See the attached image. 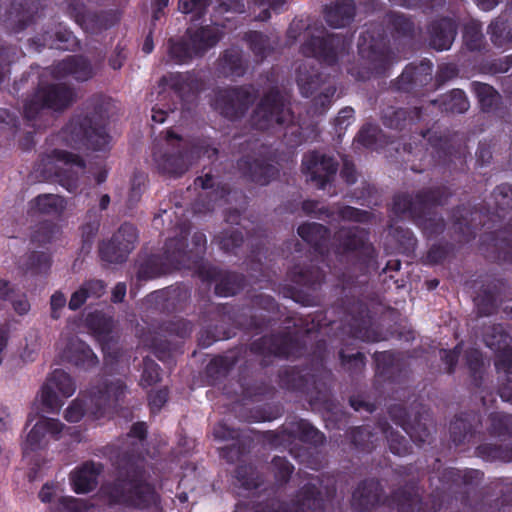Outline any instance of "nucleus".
<instances>
[{
	"label": "nucleus",
	"instance_id": "obj_51",
	"mask_svg": "<svg viewBox=\"0 0 512 512\" xmlns=\"http://www.w3.org/2000/svg\"><path fill=\"white\" fill-rule=\"evenodd\" d=\"M353 117L354 110L352 108H343L335 119L336 126H339L340 130L345 129L348 125H350Z\"/></svg>",
	"mask_w": 512,
	"mask_h": 512
},
{
	"label": "nucleus",
	"instance_id": "obj_40",
	"mask_svg": "<svg viewBox=\"0 0 512 512\" xmlns=\"http://www.w3.org/2000/svg\"><path fill=\"white\" fill-rule=\"evenodd\" d=\"M398 501L400 512H419L420 498L418 494L404 491Z\"/></svg>",
	"mask_w": 512,
	"mask_h": 512
},
{
	"label": "nucleus",
	"instance_id": "obj_28",
	"mask_svg": "<svg viewBox=\"0 0 512 512\" xmlns=\"http://www.w3.org/2000/svg\"><path fill=\"white\" fill-rule=\"evenodd\" d=\"M252 348L256 351L274 355H288L290 353L287 337L263 338L260 343H254Z\"/></svg>",
	"mask_w": 512,
	"mask_h": 512
},
{
	"label": "nucleus",
	"instance_id": "obj_7",
	"mask_svg": "<svg viewBox=\"0 0 512 512\" xmlns=\"http://www.w3.org/2000/svg\"><path fill=\"white\" fill-rule=\"evenodd\" d=\"M76 391L73 378L62 369H55L46 379L40 391L41 403L49 410H59L65 398Z\"/></svg>",
	"mask_w": 512,
	"mask_h": 512
},
{
	"label": "nucleus",
	"instance_id": "obj_57",
	"mask_svg": "<svg viewBox=\"0 0 512 512\" xmlns=\"http://www.w3.org/2000/svg\"><path fill=\"white\" fill-rule=\"evenodd\" d=\"M467 362L469 368L474 372L478 371L483 365V360L478 350H472L467 354Z\"/></svg>",
	"mask_w": 512,
	"mask_h": 512
},
{
	"label": "nucleus",
	"instance_id": "obj_17",
	"mask_svg": "<svg viewBox=\"0 0 512 512\" xmlns=\"http://www.w3.org/2000/svg\"><path fill=\"white\" fill-rule=\"evenodd\" d=\"M101 467L95 463H85L71 475L73 489L78 494H85L97 486V478Z\"/></svg>",
	"mask_w": 512,
	"mask_h": 512
},
{
	"label": "nucleus",
	"instance_id": "obj_9",
	"mask_svg": "<svg viewBox=\"0 0 512 512\" xmlns=\"http://www.w3.org/2000/svg\"><path fill=\"white\" fill-rule=\"evenodd\" d=\"M291 118L289 109L286 107L278 91H270L258 104L254 115L253 124L261 130L269 129L275 125H281Z\"/></svg>",
	"mask_w": 512,
	"mask_h": 512
},
{
	"label": "nucleus",
	"instance_id": "obj_23",
	"mask_svg": "<svg viewBox=\"0 0 512 512\" xmlns=\"http://www.w3.org/2000/svg\"><path fill=\"white\" fill-rule=\"evenodd\" d=\"M438 202L434 196H416L415 200L409 195H398L393 201V210L397 214L410 213L412 216H417L422 207L429 203Z\"/></svg>",
	"mask_w": 512,
	"mask_h": 512
},
{
	"label": "nucleus",
	"instance_id": "obj_8",
	"mask_svg": "<svg viewBox=\"0 0 512 512\" xmlns=\"http://www.w3.org/2000/svg\"><path fill=\"white\" fill-rule=\"evenodd\" d=\"M46 172L51 174L53 171L59 178L60 184L68 191H74L77 187L78 175L84 171V161L75 154L56 150L52 157H48L44 164Z\"/></svg>",
	"mask_w": 512,
	"mask_h": 512
},
{
	"label": "nucleus",
	"instance_id": "obj_48",
	"mask_svg": "<svg viewBox=\"0 0 512 512\" xmlns=\"http://www.w3.org/2000/svg\"><path fill=\"white\" fill-rule=\"evenodd\" d=\"M88 297V288H85L83 285L72 294L71 299L69 301V308L71 310H76L80 308Z\"/></svg>",
	"mask_w": 512,
	"mask_h": 512
},
{
	"label": "nucleus",
	"instance_id": "obj_46",
	"mask_svg": "<svg viewBox=\"0 0 512 512\" xmlns=\"http://www.w3.org/2000/svg\"><path fill=\"white\" fill-rule=\"evenodd\" d=\"M391 22L394 28L404 35L412 32L413 24L409 19L402 15H393L391 17Z\"/></svg>",
	"mask_w": 512,
	"mask_h": 512
},
{
	"label": "nucleus",
	"instance_id": "obj_38",
	"mask_svg": "<svg viewBox=\"0 0 512 512\" xmlns=\"http://www.w3.org/2000/svg\"><path fill=\"white\" fill-rule=\"evenodd\" d=\"M185 244L181 239H171L166 244V258L171 264L178 268L180 266V256L184 253Z\"/></svg>",
	"mask_w": 512,
	"mask_h": 512
},
{
	"label": "nucleus",
	"instance_id": "obj_37",
	"mask_svg": "<svg viewBox=\"0 0 512 512\" xmlns=\"http://www.w3.org/2000/svg\"><path fill=\"white\" fill-rule=\"evenodd\" d=\"M297 428V432L304 441L314 444H318L323 441V435L306 421H300L297 423ZM291 432L296 433V430H292Z\"/></svg>",
	"mask_w": 512,
	"mask_h": 512
},
{
	"label": "nucleus",
	"instance_id": "obj_33",
	"mask_svg": "<svg viewBox=\"0 0 512 512\" xmlns=\"http://www.w3.org/2000/svg\"><path fill=\"white\" fill-rule=\"evenodd\" d=\"M359 51L364 58L371 62L376 73H380L385 68L388 56L383 51L376 50L374 46L368 48L361 42H359Z\"/></svg>",
	"mask_w": 512,
	"mask_h": 512
},
{
	"label": "nucleus",
	"instance_id": "obj_4",
	"mask_svg": "<svg viewBox=\"0 0 512 512\" xmlns=\"http://www.w3.org/2000/svg\"><path fill=\"white\" fill-rule=\"evenodd\" d=\"M125 474V479L119 478L111 488H108L107 493L112 501L135 507H144L156 501L153 488L144 482L138 466L131 465Z\"/></svg>",
	"mask_w": 512,
	"mask_h": 512
},
{
	"label": "nucleus",
	"instance_id": "obj_56",
	"mask_svg": "<svg viewBox=\"0 0 512 512\" xmlns=\"http://www.w3.org/2000/svg\"><path fill=\"white\" fill-rule=\"evenodd\" d=\"M375 128L372 126L363 127L357 137V141L364 146H369L373 142Z\"/></svg>",
	"mask_w": 512,
	"mask_h": 512
},
{
	"label": "nucleus",
	"instance_id": "obj_19",
	"mask_svg": "<svg viewBox=\"0 0 512 512\" xmlns=\"http://www.w3.org/2000/svg\"><path fill=\"white\" fill-rule=\"evenodd\" d=\"M355 7L352 0H338L325 11V19L333 28H341L351 22Z\"/></svg>",
	"mask_w": 512,
	"mask_h": 512
},
{
	"label": "nucleus",
	"instance_id": "obj_53",
	"mask_svg": "<svg viewBox=\"0 0 512 512\" xmlns=\"http://www.w3.org/2000/svg\"><path fill=\"white\" fill-rule=\"evenodd\" d=\"M61 502L71 512H84L87 509L82 500L73 497H64Z\"/></svg>",
	"mask_w": 512,
	"mask_h": 512
},
{
	"label": "nucleus",
	"instance_id": "obj_24",
	"mask_svg": "<svg viewBox=\"0 0 512 512\" xmlns=\"http://www.w3.org/2000/svg\"><path fill=\"white\" fill-rule=\"evenodd\" d=\"M58 68L60 72L72 75L76 80L85 81L92 77L93 69L90 64L83 58L70 57L63 60Z\"/></svg>",
	"mask_w": 512,
	"mask_h": 512
},
{
	"label": "nucleus",
	"instance_id": "obj_55",
	"mask_svg": "<svg viewBox=\"0 0 512 512\" xmlns=\"http://www.w3.org/2000/svg\"><path fill=\"white\" fill-rule=\"evenodd\" d=\"M214 436L221 440L234 439L238 436L235 430L228 428L225 424H219L214 428Z\"/></svg>",
	"mask_w": 512,
	"mask_h": 512
},
{
	"label": "nucleus",
	"instance_id": "obj_14",
	"mask_svg": "<svg viewBox=\"0 0 512 512\" xmlns=\"http://www.w3.org/2000/svg\"><path fill=\"white\" fill-rule=\"evenodd\" d=\"M345 50V45L340 43L336 35H329L327 38L313 37L302 46V52L307 57L322 59L328 64L337 60L338 54Z\"/></svg>",
	"mask_w": 512,
	"mask_h": 512
},
{
	"label": "nucleus",
	"instance_id": "obj_34",
	"mask_svg": "<svg viewBox=\"0 0 512 512\" xmlns=\"http://www.w3.org/2000/svg\"><path fill=\"white\" fill-rule=\"evenodd\" d=\"M247 40L251 50L259 60H262L271 51L269 39L259 32H250L247 35Z\"/></svg>",
	"mask_w": 512,
	"mask_h": 512
},
{
	"label": "nucleus",
	"instance_id": "obj_59",
	"mask_svg": "<svg viewBox=\"0 0 512 512\" xmlns=\"http://www.w3.org/2000/svg\"><path fill=\"white\" fill-rule=\"evenodd\" d=\"M13 308L18 314L24 315L30 310V303L26 296L23 295L13 301Z\"/></svg>",
	"mask_w": 512,
	"mask_h": 512
},
{
	"label": "nucleus",
	"instance_id": "obj_5",
	"mask_svg": "<svg viewBox=\"0 0 512 512\" xmlns=\"http://www.w3.org/2000/svg\"><path fill=\"white\" fill-rule=\"evenodd\" d=\"M74 101V92L64 84L40 86L24 105V115L29 121L41 118L46 110L59 111Z\"/></svg>",
	"mask_w": 512,
	"mask_h": 512
},
{
	"label": "nucleus",
	"instance_id": "obj_52",
	"mask_svg": "<svg viewBox=\"0 0 512 512\" xmlns=\"http://www.w3.org/2000/svg\"><path fill=\"white\" fill-rule=\"evenodd\" d=\"M50 304L52 317L57 319L59 317L58 311L61 310L66 304V297L61 292H56L51 296Z\"/></svg>",
	"mask_w": 512,
	"mask_h": 512
},
{
	"label": "nucleus",
	"instance_id": "obj_21",
	"mask_svg": "<svg viewBox=\"0 0 512 512\" xmlns=\"http://www.w3.org/2000/svg\"><path fill=\"white\" fill-rule=\"evenodd\" d=\"M238 166L244 175L260 185L268 184L270 179L276 174V169L273 166L258 160L253 162L240 160Z\"/></svg>",
	"mask_w": 512,
	"mask_h": 512
},
{
	"label": "nucleus",
	"instance_id": "obj_61",
	"mask_svg": "<svg viewBox=\"0 0 512 512\" xmlns=\"http://www.w3.org/2000/svg\"><path fill=\"white\" fill-rule=\"evenodd\" d=\"M341 216L348 220L362 221L365 215L355 208L346 207L341 211Z\"/></svg>",
	"mask_w": 512,
	"mask_h": 512
},
{
	"label": "nucleus",
	"instance_id": "obj_62",
	"mask_svg": "<svg viewBox=\"0 0 512 512\" xmlns=\"http://www.w3.org/2000/svg\"><path fill=\"white\" fill-rule=\"evenodd\" d=\"M146 426L144 423L134 424L131 428V431L128 435L129 438H135L139 441L143 440L146 435Z\"/></svg>",
	"mask_w": 512,
	"mask_h": 512
},
{
	"label": "nucleus",
	"instance_id": "obj_30",
	"mask_svg": "<svg viewBox=\"0 0 512 512\" xmlns=\"http://www.w3.org/2000/svg\"><path fill=\"white\" fill-rule=\"evenodd\" d=\"M34 208L41 213H58L64 208V200L58 195H39L33 201Z\"/></svg>",
	"mask_w": 512,
	"mask_h": 512
},
{
	"label": "nucleus",
	"instance_id": "obj_16",
	"mask_svg": "<svg viewBox=\"0 0 512 512\" xmlns=\"http://www.w3.org/2000/svg\"><path fill=\"white\" fill-rule=\"evenodd\" d=\"M63 357L83 369H91L98 364L93 351L77 337L67 340L63 347Z\"/></svg>",
	"mask_w": 512,
	"mask_h": 512
},
{
	"label": "nucleus",
	"instance_id": "obj_47",
	"mask_svg": "<svg viewBox=\"0 0 512 512\" xmlns=\"http://www.w3.org/2000/svg\"><path fill=\"white\" fill-rule=\"evenodd\" d=\"M218 7L220 13L222 12H244V4L241 0H217Z\"/></svg>",
	"mask_w": 512,
	"mask_h": 512
},
{
	"label": "nucleus",
	"instance_id": "obj_39",
	"mask_svg": "<svg viewBox=\"0 0 512 512\" xmlns=\"http://www.w3.org/2000/svg\"><path fill=\"white\" fill-rule=\"evenodd\" d=\"M159 366L151 359L144 360V368L141 377L142 386H150L159 381Z\"/></svg>",
	"mask_w": 512,
	"mask_h": 512
},
{
	"label": "nucleus",
	"instance_id": "obj_49",
	"mask_svg": "<svg viewBox=\"0 0 512 512\" xmlns=\"http://www.w3.org/2000/svg\"><path fill=\"white\" fill-rule=\"evenodd\" d=\"M168 398L167 390H159L149 395V404L153 411H158L165 404Z\"/></svg>",
	"mask_w": 512,
	"mask_h": 512
},
{
	"label": "nucleus",
	"instance_id": "obj_22",
	"mask_svg": "<svg viewBox=\"0 0 512 512\" xmlns=\"http://www.w3.org/2000/svg\"><path fill=\"white\" fill-rule=\"evenodd\" d=\"M137 230L131 224H124L118 232L113 236L112 247L118 248L121 252L119 257L108 258L109 261L122 262L125 256L133 249L134 243L137 241Z\"/></svg>",
	"mask_w": 512,
	"mask_h": 512
},
{
	"label": "nucleus",
	"instance_id": "obj_20",
	"mask_svg": "<svg viewBox=\"0 0 512 512\" xmlns=\"http://www.w3.org/2000/svg\"><path fill=\"white\" fill-rule=\"evenodd\" d=\"M379 495L380 486L378 482H364L353 492L352 505L358 510L368 509L379 500Z\"/></svg>",
	"mask_w": 512,
	"mask_h": 512
},
{
	"label": "nucleus",
	"instance_id": "obj_29",
	"mask_svg": "<svg viewBox=\"0 0 512 512\" xmlns=\"http://www.w3.org/2000/svg\"><path fill=\"white\" fill-rule=\"evenodd\" d=\"M298 234L304 241L318 248L326 238L327 230L321 224L307 223L298 228Z\"/></svg>",
	"mask_w": 512,
	"mask_h": 512
},
{
	"label": "nucleus",
	"instance_id": "obj_50",
	"mask_svg": "<svg viewBox=\"0 0 512 512\" xmlns=\"http://www.w3.org/2000/svg\"><path fill=\"white\" fill-rule=\"evenodd\" d=\"M273 466L275 468H278V472H277V477L281 480V481H284L287 479V477L291 474L292 472V467L291 465L288 463V461H286L285 459L283 458H274L273 460Z\"/></svg>",
	"mask_w": 512,
	"mask_h": 512
},
{
	"label": "nucleus",
	"instance_id": "obj_15",
	"mask_svg": "<svg viewBox=\"0 0 512 512\" xmlns=\"http://www.w3.org/2000/svg\"><path fill=\"white\" fill-rule=\"evenodd\" d=\"M486 345L497 353L496 366L506 370L512 368V347L510 338L501 327H493L490 332L485 333Z\"/></svg>",
	"mask_w": 512,
	"mask_h": 512
},
{
	"label": "nucleus",
	"instance_id": "obj_36",
	"mask_svg": "<svg viewBox=\"0 0 512 512\" xmlns=\"http://www.w3.org/2000/svg\"><path fill=\"white\" fill-rule=\"evenodd\" d=\"M475 92L479 98L482 108L485 110H490L498 102L499 95L493 87L488 84H476Z\"/></svg>",
	"mask_w": 512,
	"mask_h": 512
},
{
	"label": "nucleus",
	"instance_id": "obj_27",
	"mask_svg": "<svg viewBox=\"0 0 512 512\" xmlns=\"http://www.w3.org/2000/svg\"><path fill=\"white\" fill-rule=\"evenodd\" d=\"M101 327L96 328L95 333L102 346L103 353L110 356V350L116 345V336L113 333L112 321L108 318L99 319Z\"/></svg>",
	"mask_w": 512,
	"mask_h": 512
},
{
	"label": "nucleus",
	"instance_id": "obj_58",
	"mask_svg": "<svg viewBox=\"0 0 512 512\" xmlns=\"http://www.w3.org/2000/svg\"><path fill=\"white\" fill-rule=\"evenodd\" d=\"M88 288V295L93 297H100L104 292V284L102 281L95 280L84 284Z\"/></svg>",
	"mask_w": 512,
	"mask_h": 512
},
{
	"label": "nucleus",
	"instance_id": "obj_13",
	"mask_svg": "<svg viewBox=\"0 0 512 512\" xmlns=\"http://www.w3.org/2000/svg\"><path fill=\"white\" fill-rule=\"evenodd\" d=\"M302 166L303 172L309 177V180L317 182L319 188H324L337 171V165L331 157L317 152L306 154Z\"/></svg>",
	"mask_w": 512,
	"mask_h": 512
},
{
	"label": "nucleus",
	"instance_id": "obj_42",
	"mask_svg": "<svg viewBox=\"0 0 512 512\" xmlns=\"http://www.w3.org/2000/svg\"><path fill=\"white\" fill-rule=\"evenodd\" d=\"M207 7V0H179V10L182 13H195L202 16Z\"/></svg>",
	"mask_w": 512,
	"mask_h": 512
},
{
	"label": "nucleus",
	"instance_id": "obj_60",
	"mask_svg": "<svg viewBox=\"0 0 512 512\" xmlns=\"http://www.w3.org/2000/svg\"><path fill=\"white\" fill-rule=\"evenodd\" d=\"M193 243H194V248L191 249L190 252L191 253L195 252L196 254L201 253L204 250L205 244H206L205 235L201 232H196L193 235Z\"/></svg>",
	"mask_w": 512,
	"mask_h": 512
},
{
	"label": "nucleus",
	"instance_id": "obj_41",
	"mask_svg": "<svg viewBox=\"0 0 512 512\" xmlns=\"http://www.w3.org/2000/svg\"><path fill=\"white\" fill-rule=\"evenodd\" d=\"M57 233L58 229L55 226L44 223L33 233L32 240L40 244H45L52 241Z\"/></svg>",
	"mask_w": 512,
	"mask_h": 512
},
{
	"label": "nucleus",
	"instance_id": "obj_2",
	"mask_svg": "<svg viewBox=\"0 0 512 512\" xmlns=\"http://www.w3.org/2000/svg\"><path fill=\"white\" fill-rule=\"evenodd\" d=\"M125 390L126 385L121 378L104 376L90 389L86 412L96 419L104 416L124 396ZM84 413L83 399L78 397L67 407L64 417L69 422H78Z\"/></svg>",
	"mask_w": 512,
	"mask_h": 512
},
{
	"label": "nucleus",
	"instance_id": "obj_31",
	"mask_svg": "<svg viewBox=\"0 0 512 512\" xmlns=\"http://www.w3.org/2000/svg\"><path fill=\"white\" fill-rule=\"evenodd\" d=\"M221 62L225 74L240 76L244 73L243 61L238 49L226 51Z\"/></svg>",
	"mask_w": 512,
	"mask_h": 512
},
{
	"label": "nucleus",
	"instance_id": "obj_18",
	"mask_svg": "<svg viewBox=\"0 0 512 512\" xmlns=\"http://www.w3.org/2000/svg\"><path fill=\"white\" fill-rule=\"evenodd\" d=\"M455 35V23L450 19H442L431 26L430 45L438 51L448 50L455 39Z\"/></svg>",
	"mask_w": 512,
	"mask_h": 512
},
{
	"label": "nucleus",
	"instance_id": "obj_10",
	"mask_svg": "<svg viewBox=\"0 0 512 512\" xmlns=\"http://www.w3.org/2000/svg\"><path fill=\"white\" fill-rule=\"evenodd\" d=\"M297 83L301 93L308 97L321 88L320 94L315 99V105H320V113L330 105L331 99L336 92L334 83L330 80H321L318 72H315L311 64H302L297 71Z\"/></svg>",
	"mask_w": 512,
	"mask_h": 512
},
{
	"label": "nucleus",
	"instance_id": "obj_44",
	"mask_svg": "<svg viewBox=\"0 0 512 512\" xmlns=\"http://www.w3.org/2000/svg\"><path fill=\"white\" fill-rule=\"evenodd\" d=\"M464 40L470 50H476L481 47L482 34L476 27H468L464 34Z\"/></svg>",
	"mask_w": 512,
	"mask_h": 512
},
{
	"label": "nucleus",
	"instance_id": "obj_26",
	"mask_svg": "<svg viewBox=\"0 0 512 512\" xmlns=\"http://www.w3.org/2000/svg\"><path fill=\"white\" fill-rule=\"evenodd\" d=\"M315 484L309 483L301 492L295 512H318L322 509V499L318 497Z\"/></svg>",
	"mask_w": 512,
	"mask_h": 512
},
{
	"label": "nucleus",
	"instance_id": "obj_11",
	"mask_svg": "<svg viewBox=\"0 0 512 512\" xmlns=\"http://www.w3.org/2000/svg\"><path fill=\"white\" fill-rule=\"evenodd\" d=\"M255 98L253 87H240L219 91L214 104L225 117L235 119L245 114Z\"/></svg>",
	"mask_w": 512,
	"mask_h": 512
},
{
	"label": "nucleus",
	"instance_id": "obj_43",
	"mask_svg": "<svg viewBox=\"0 0 512 512\" xmlns=\"http://www.w3.org/2000/svg\"><path fill=\"white\" fill-rule=\"evenodd\" d=\"M242 240L243 237L238 231L225 232L218 236L219 245L225 251L232 250L239 246Z\"/></svg>",
	"mask_w": 512,
	"mask_h": 512
},
{
	"label": "nucleus",
	"instance_id": "obj_25",
	"mask_svg": "<svg viewBox=\"0 0 512 512\" xmlns=\"http://www.w3.org/2000/svg\"><path fill=\"white\" fill-rule=\"evenodd\" d=\"M335 239L339 243L338 249L342 248V252H347L362 247L365 243L366 235L356 227L342 228L335 235Z\"/></svg>",
	"mask_w": 512,
	"mask_h": 512
},
{
	"label": "nucleus",
	"instance_id": "obj_32",
	"mask_svg": "<svg viewBox=\"0 0 512 512\" xmlns=\"http://www.w3.org/2000/svg\"><path fill=\"white\" fill-rule=\"evenodd\" d=\"M444 110L451 113H463L469 108V102L461 90H453L443 100Z\"/></svg>",
	"mask_w": 512,
	"mask_h": 512
},
{
	"label": "nucleus",
	"instance_id": "obj_1",
	"mask_svg": "<svg viewBox=\"0 0 512 512\" xmlns=\"http://www.w3.org/2000/svg\"><path fill=\"white\" fill-rule=\"evenodd\" d=\"M202 154L212 158L217 154V149L204 145L187 149L185 141L168 130L164 142L157 145L153 152V161L160 173L178 177L183 175Z\"/></svg>",
	"mask_w": 512,
	"mask_h": 512
},
{
	"label": "nucleus",
	"instance_id": "obj_3",
	"mask_svg": "<svg viewBox=\"0 0 512 512\" xmlns=\"http://www.w3.org/2000/svg\"><path fill=\"white\" fill-rule=\"evenodd\" d=\"M64 141L74 147H87L94 150H103L110 142L105 131L104 118L95 114L92 117H75L63 130Z\"/></svg>",
	"mask_w": 512,
	"mask_h": 512
},
{
	"label": "nucleus",
	"instance_id": "obj_64",
	"mask_svg": "<svg viewBox=\"0 0 512 512\" xmlns=\"http://www.w3.org/2000/svg\"><path fill=\"white\" fill-rule=\"evenodd\" d=\"M126 295V285L124 283H118L112 292V300L114 302H121Z\"/></svg>",
	"mask_w": 512,
	"mask_h": 512
},
{
	"label": "nucleus",
	"instance_id": "obj_54",
	"mask_svg": "<svg viewBox=\"0 0 512 512\" xmlns=\"http://www.w3.org/2000/svg\"><path fill=\"white\" fill-rule=\"evenodd\" d=\"M9 53L8 48H0V83L6 78L9 72L7 66L12 61Z\"/></svg>",
	"mask_w": 512,
	"mask_h": 512
},
{
	"label": "nucleus",
	"instance_id": "obj_12",
	"mask_svg": "<svg viewBox=\"0 0 512 512\" xmlns=\"http://www.w3.org/2000/svg\"><path fill=\"white\" fill-rule=\"evenodd\" d=\"M64 429L65 426L58 419L40 418L23 441V453L28 455L45 447L50 439H58Z\"/></svg>",
	"mask_w": 512,
	"mask_h": 512
},
{
	"label": "nucleus",
	"instance_id": "obj_45",
	"mask_svg": "<svg viewBox=\"0 0 512 512\" xmlns=\"http://www.w3.org/2000/svg\"><path fill=\"white\" fill-rule=\"evenodd\" d=\"M390 450L397 455L408 453L407 441L404 437L391 432L388 436Z\"/></svg>",
	"mask_w": 512,
	"mask_h": 512
},
{
	"label": "nucleus",
	"instance_id": "obj_6",
	"mask_svg": "<svg viewBox=\"0 0 512 512\" xmlns=\"http://www.w3.org/2000/svg\"><path fill=\"white\" fill-rule=\"evenodd\" d=\"M222 35L217 25L201 27L195 31L188 30V41L171 44L169 53L179 63L188 62L194 57L204 55L217 44Z\"/></svg>",
	"mask_w": 512,
	"mask_h": 512
},
{
	"label": "nucleus",
	"instance_id": "obj_35",
	"mask_svg": "<svg viewBox=\"0 0 512 512\" xmlns=\"http://www.w3.org/2000/svg\"><path fill=\"white\" fill-rule=\"evenodd\" d=\"M171 86L181 94L194 92L198 89L196 78L189 74H177L171 77Z\"/></svg>",
	"mask_w": 512,
	"mask_h": 512
},
{
	"label": "nucleus",
	"instance_id": "obj_63",
	"mask_svg": "<svg viewBox=\"0 0 512 512\" xmlns=\"http://www.w3.org/2000/svg\"><path fill=\"white\" fill-rule=\"evenodd\" d=\"M341 176L346 180L347 183H354L356 181V175L353 165L345 162L341 171Z\"/></svg>",
	"mask_w": 512,
	"mask_h": 512
}]
</instances>
